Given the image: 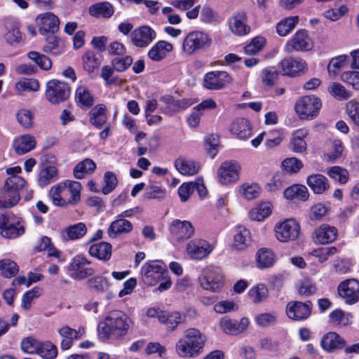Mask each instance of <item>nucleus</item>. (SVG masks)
Returning <instances> with one entry per match:
<instances>
[{"instance_id": "cd10ccee", "label": "nucleus", "mask_w": 359, "mask_h": 359, "mask_svg": "<svg viewBox=\"0 0 359 359\" xmlns=\"http://www.w3.org/2000/svg\"><path fill=\"white\" fill-rule=\"evenodd\" d=\"M344 345L345 341L334 332H330L323 335L320 341L322 348L329 353L342 348Z\"/></svg>"}, {"instance_id": "79ce46f5", "label": "nucleus", "mask_w": 359, "mask_h": 359, "mask_svg": "<svg viewBox=\"0 0 359 359\" xmlns=\"http://www.w3.org/2000/svg\"><path fill=\"white\" fill-rule=\"evenodd\" d=\"M95 163L90 158L79 162L74 168V175L76 179H83L93 174L96 169Z\"/></svg>"}, {"instance_id": "a211bd4d", "label": "nucleus", "mask_w": 359, "mask_h": 359, "mask_svg": "<svg viewBox=\"0 0 359 359\" xmlns=\"http://www.w3.org/2000/svg\"><path fill=\"white\" fill-rule=\"evenodd\" d=\"M62 196L67 205L76 204L81 198V184L80 182L72 180H65L60 182Z\"/></svg>"}, {"instance_id": "e2e57ef3", "label": "nucleus", "mask_w": 359, "mask_h": 359, "mask_svg": "<svg viewBox=\"0 0 359 359\" xmlns=\"http://www.w3.org/2000/svg\"><path fill=\"white\" fill-rule=\"evenodd\" d=\"M285 184V175L281 172L275 173L266 183L265 189L269 192H275L283 187Z\"/></svg>"}, {"instance_id": "412c9836", "label": "nucleus", "mask_w": 359, "mask_h": 359, "mask_svg": "<svg viewBox=\"0 0 359 359\" xmlns=\"http://www.w3.org/2000/svg\"><path fill=\"white\" fill-rule=\"evenodd\" d=\"M212 250V245L208 241L202 239L191 240L187 245L188 255L195 259L205 258Z\"/></svg>"}, {"instance_id": "dca6fc26", "label": "nucleus", "mask_w": 359, "mask_h": 359, "mask_svg": "<svg viewBox=\"0 0 359 359\" xmlns=\"http://www.w3.org/2000/svg\"><path fill=\"white\" fill-rule=\"evenodd\" d=\"M156 37V32L148 25L137 27L130 34L132 43L135 47L142 48L147 47Z\"/></svg>"}, {"instance_id": "4be33fe9", "label": "nucleus", "mask_w": 359, "mask_h": 359, "mask_svg": "<svg viewBox=\"0 0 359 359\" xmlns=\"http://www.w3.org/2000/svg\"><path fill=\"white\" fill-rule=\"evenodd\" d=\"M36 23L41 34H53L59 29V18L52 13L39 15L36 18Z\"/></svg>"}, {"instance_id": "a19ab883", "label": "nucleus", "mask_w": 359, "mask_h": 359, "mask_svg": "<svg viewBox=\"0 0 359 359\" xmlns=\"http://www.w3.org/2000/svg\"><path fill=\"white\" fill-rule=\"evenodd\" d=\"M284 196L286 199H299L306 201L309 197L308 189L302 184H293L284 191Z\"/></svg>"}, {"instance_id": "5701e85b", "label": "nucleus", "mask_w": 359, "mask_h": 359, "mask_svg": "<svg viewBox=\"0 0 359 359\" xmlns=\"http://www.w3.org/2000/svg\"><path fill=\"white\" fill-rule=\"evenodd\" d=\"M280 67L285 75L297 76L304 74L307 70V65L302 59L287 57L282 60Z\"/></svg>"}, {"instance_id": "c03bdc74", "label": "nucleus", "mask_w": 359, "mask_h": 359, "mask_svg": "<svg viewBox=\"0 0 359 359\" xmlns=\"http://www.w3.org/2000/svg\"><path fill=\"white\" fill-rule=\"evenodd\" d=\"M89 13L96 18H109L114 13V8L108 1H102L93 4L89 8Z\"/></svg>"}, {"instance_id": "7ed1b4c3", "label": "nucleus", "mask_w": 359, "mask_h": 359, "mask_svg": "<svg viewBox=\"0 0 359 359\" xmlns=\"http://www.w3.org/2000/svg\"><path fill=\"white\" fill-rule=\"evenodd\" d=\"M25 180L20 176L9 177L0 191V209L11 208L20 198V190L24 187Z\"/></svg>"}, {"instance_id": "f3484780", "label": "nucleus", "mask_w": 359, "mask_h": 359, "mask_svg": "<svg viewBox=\"0 0 359 359\" xmlns=\"http://www.w3.org/2000/svg\"><path fill=\"white\" fill-rule=\"evenodd\" d=\"M313 45L311 38L305 30L297 31L285 45V52L290 53L294 50H309Z\"/></svg>"}, {"instance_id": "338daca9", "label": "nucleus", "mask_w": 359, "mask_h": 359, "mask_svg": "<svg viewBox=\"0 0 359 359\" xmlns=\"http://www.w3.org/2000/svg\"><path fill=\"white\" fill-rule=\"evenodd\" d=\"M37 354L44 359H54L57 355V348L50 341L41 342Z\"/></svg>"}, {"instance_id": "69168bd1", "label": "nucleus", "mask_w": 359, "mask_h": 359, "mask_svg": "<svg viewBox=\"0 0 359 359\" xmlns=\"http://www.w3.org/2000/svg\"><path fill=\"white\" fill-rule=\"evenodd\" d=\"M88 284L90 288L100 293L107 290L109 287L107 279L102 276H97L90 278L88 280Z\"/></svg>"}, {"instance_id": "4d7b16f0", "label": "nucleus", "mask_w": 359, "mask_h": 359, "mask_svg": "<svg viewBox=\"0 0 359 359\" xmlns=\"http://www.w3.org/2000/svg\"><path fill=\"white\" fill-rule=\"evenodd\" d=\"M281 167L287 173L294 174L297 173L304 167V164L299 158L290 157L282 161Z\"/></svg>"}, {"instance_id": "7c9ffc66", "label": "nucleus", "mask_w": 359, "mask_h": 359, "mask_svg": "<svg viewBox=\"0 0 359 359\" xmlns=\"http://www.w3.org/2000/svg\"><path fill=\"white\" fill-rule=\"evenodd\" d=\"M173 46L165 41H158L148 51V57L153 61L158 62L164 59L170 53Z\"/></svg>"}, {"instance_id": "f03ea898", "label": "nucleus", "mask_w": 359, "mask_h": 359, "mask_svg": "<svg viewBox=\"0 0 359 359\" xmlns=\"http://www.w3.org/2000/svg\"><path fill=\"white\" fill-rule=\"evenodd\" d=\"M206 341V336L198 329L189 328L184 332V337L177 341L175 352L182 358H196L203 353Z\"/></svg>"}, {"instance_id": "ea45409f", "label": "nucleus", "mask_w": 359, "mask_h": 359, "mask_svg": "<svg viewBox=\"0 0 359 359\" xmlns=\"http://www.w3.org/2000/svg\"><path fill=\"white\" fill-rule=\"evenodd\" d=\"M89 115L90 123L98 128H102L107 120V108L102 104L95 106Z\"/></svg>"}, {"instance_id": "393cba45", "label": "nucleus", "mask_w": 359, "mask_h": 359, "mask_svg": "<svg viewBox=\"0 0 359 359\" xmlns=\"http://www.w3.org/2000/svg\"><path fill=\"white\" fill-rule=\"evenodd\" d=\"M174 165L177 170L185 176H193L197 174L201 169L198 162L184 156L176 158Z\"/></svg>"}, {"instance_id": "13d9d810", "label": "nucleus", "mask_w": 359, "mask_h": 359, "mask_svg": "<svg viewBox=\"0 0 359 359\" xmlns=\"http://www.w3.org/2000/svg\"><path fill=\"white\" fill-rule=\"evenodd\" d=\"M29 59L34 62L41 69L48 70L51 68L52 62L49 57L36 51L27 53Z\"/></svg>"}, {"instance_id": "6ab92c4d", "label": "nucleus", "mask_w": 359, "mask_h": 359, "mask_svg": "<svg viewBox=\"0 0 359 359\" xmlns=\"http://www.w3.org/2000/svg\"><path fill=\"white\" fill-rule=\"evenodd\" d=\"M312 304L306 302H290L286 307L287 316L295 320H303L309 318L311 313Z\"/></svg>"}, {"instance_id": "c756f323", "label": "nucleus", "mask_w": 359, "mask_h": 359, "mask_svg": "<svg viewBox=\"0 0 359 359\" xmlns=\"http://www.w3.org/2000/svg\"><path fill=\"white\" fill-rule=\"evenodd\" d=\"M35 138L29 135H22L16 137L13 143L15 152L19 155L25 154L35 148Z\"/></svg>"}, {"instance_id": "3c124183", "label": "nucleus", "mask_w": 359, "mask_h": 359, "mask_svg": "<svg viewBox=\"0 0 359 359\" xmlns=\"http://www.w3.org/2000/svg\"><path fill=\"white\" fill-rule=\"evenodd\" d=\"M83 69L88 73H92L97 69L100 64V57L93 51H87L82 57Z\"/></svg>"}, {"instance_id": "39448f33", "label": "nucleus", "mask_w": 359, "mask_h": 359, "mask_svg": "<svg viewBox=\"0 0 359 359\" xmlns=\"http://www.w3.org/2000/svg\"><path fill=\"white\" fill-rule=\"evenodd\" d=\"M25 232L24 220L13 214L0 215V235L8 239H15Z\"/></svg>"}, {"instance_id": "20e7f679", "label": "nucleus", "mask_w": 359, "mask_h": 359, "mask_svg": "<svg viewBox=\"0 0 359 359\" xmlns=\"http://www.w3.org/2000/svg\"><path fill=\"white\" fill-rule=\"evenodd\" d=\"M212 38L206 32L193 31L189 33L182 43L183 51L192 55L208 49L212 45Z\"/></svg>"}, {"instance_id": "6e6552de", "label": "nucleus", "mask_w": 359, "mask_h": 359, "mask_svg": "<svg viewBox=\"0 0 359 359\" xmlns=\"http://www.w3.org/2000/svg\"><path fill=\"white\" fill-rule=\"evenodd\" d=\"M322 103L314 95H306L299 98L295 104V111L301 119L312 120L319 114Z\"/></svg>"}, {"instance_id": "603ef678", "label": "nucleus", "mask_w": 359, "mask_h": 359, "mask_svg": "<svg viewBox=\"0 0 359 359\" xmlns=\"http://www.w3.org/2000/svg\"><path fill=\"white\" fill-rule=\"evenodd\" d=\"M39 83L34 79H22L15 83V89L18 94L25 92H36L39 90Z\"/></svg>"}, {"instance_id": "c85d7f7f", "label": "nucleus", "mask_w": 359, "mask_h": 359, "mask_svg": "<svg viewBox=\"0 0 359 359\" xmlns=\"http://www.w3.org/2000/svg\"><path fill=\"white\" fill-rule=\"evenodd\" d=\"M252 237L249 229L243 226H238L235 229L233 247L238 250L246 249L251 243Z\"/></svg>"}, {"instance_id": "b1692460", "label": "nucleus", "mask_w": 359, "mask_h": 359, "mask_svg": "<svg viewBox=\"0 0 359 359\" xmlns=\"http://www.w3.org/2000/svg\"><path fill=\"white\" fill-rule=\"evenodd\" d=\"M337 236V230L334 226L323 224L315 229L312 239L315 243L325 245L333 242Z\"/></svg>"}, {"instance_id": "a878e982", "label": "nucleus", "mask_w": 359, "mask_h": 359, "mask_svg": "<svg viewBox=\"0 0 359 359\" xmlns=\"http://www.w3.org/2000/svg\"><path fill=\"white\" fill-rule=\"evenodd\" d=\"M247 17L244 12H237L229 20V27L232 33L244 36L250 32V28L246 24Z\"/></svg>"}, {"instance_id": "4468645a", "label": "nucleus", "mask_w": 359, "mask_h": 359, "mask_svg": "<svg viewBox=\"0 0 359 359\" xmlns=\"http://www.w3.org/2000/svg\"><path fill=\"white\" fill-rule=\"evenodd\" d=\"M199 283L204 290L218 292L223 284V276L218 269H208L200 276Z\"/></svg>"}, {"instance_id": "4c0bfd02", "label": "nucleus", "mask_w": 359, "mask_h": 359, "mask_svg": "<svg viewBox=\"0 0 359 359\" xmlns=\"http://www.w3.org/2000/svg\"><path fill=\"white\" fill-rule=\"evenodd\" d=\"M88 252L98 259L107 261L111 256V245L106 242L95 243L90 246Z\"/></svg>"}, {"instance_id": "bf43d9fd", "label": "nucleus", "mask_w": 359, "mask_h": 359, "mask_svg": "<svg viewBox=\"0 0 359 359\" xmlns=\"http://www.w3.org/2000/svg\"><path fill=\"white\" fill-rule=\"evenodd\" d=\"M331 147L332 151L325 154L323 158L325 161L333 163L341 157L344 146L341 140H334L332 141Z\"/></svg>"}, {"instance_id": "0e129e2a", "label": "nucleus", "mask_w": 359, "mask_h": 359, "mask_svg": "<svg viewBox=\"0 0 359 359\" xmlns=\"http://www.w3.org/2000/svg\"><path fill=\"white\" fill-rule=\"evenodd\" d=\"M42 294V290L40 287H33L32 290L26 292L22 298L21 306L25 310L30 309L32 303L34 299L38 298Z\"/></svg>"}, {"instance_id": "f257e3e1", "label": "nucleus", "mask_w": 359, "mask_h": 359, "mask_svg": "<svg viewBox=\"0 0 359 359\" xmlns=\"http://www.w3.org/2000/svg\"><path fill=\"white\" fill-rule=\"evenodd\" d=\"M132 325L131 319L124 312L116 310L109 313L104 321L98 325L100 337L107 340L111 337L120 338L125 336Z\"/></svg>"}, {"instance_id": "473e14b6", "label": "nucleus", "mask_w": 359, "mask_h": 359, "mask_svg": "<svg viewBox=\"0 0 359 359\" xmlns=\"http://www.w3.org/2000/svg\"><path fill=\"white\" fill-rule=\"evenodd\" d=\"M133 228V226L130 221L117 216V219L111 223L108 234L111 238H116L121 234L130 233Z\"/></svg>"}, {"instance_id": "774afa93", "label": "nucleus", "mask_w": 359, "mask_h": 359, "mask_svg": "<svg viewBox=\"0 0 359 359\" xmlns=\"http://www.w3.org/2000/svg\"><path fill=\"white\" fill-rule=\"evenodd\" d=\"M350 313H345L340 309L332 311L329 315L330 322L334 325H346L348 323Z\"/></svg>"}, {"instance_id": "5fc2aeb1", "label": "nucleus", "mask_w": 359, "mask_h": 359, "mask_svg": "<svg viewBox=\"0 0 359 359\" xmlns=\"http://www.w3.org/2000/svg\"><path fill=\"white\" fill-rule=\"evenodd\" d=\"M47 44L43 47L46 53L53 55L60 54L64 51V46L62 41L55 35L50 34L46 38Z\"/></svg>"}, {"instance_id": "1a4fd4ad", "label": "nucleus", "mask_w": 359, "mask_h": 359, "mask_svg": "<svg viewBox=\"0 0 359 359\" xmlns=\"http://www.w3.org/2000/svg\"><path fill=\"white\" fill-rule=\"evenodd\" d=\"M70 95V88L67 83L56 79L49 81L46 84V97L52 104L65 101Z\"/></svg>"}, {"instance_id": "864d4df0", "label": "nucleus", "mask_w": 359, "mask_h": 359, "mask_svg": "<svg viewBox=\"0 0 359 359\" xmlns=\"http://www.w3.org/2000/svg\"><path fill=\"white\" fill-rule=\"evenodd\" d=\"M261 189L256 183H244L240 187V194L246 200L250 201L257 198Z\"/></svg>"}, {"instance_id": "9d476101", "label": "nucleus", "mask_w": 359, "mask_h": 359, "mask_svg": "<svg viewBox=\"0 0 359 359\" xmlns=\"http://www.w3.org/2000/svg\"><path fill=\"white\" fill-rule=\"evenodd\" d=\"M241 167L236 161L223 162L217 170V177L220 184L229 185L238 181Z\"/></svg>"}, {"instance_id": "f704fd0d", "label": "nucleus", "mask_w": 359, "mask_h": 359, "mask_svg": "<svg viewBox=\"0 0 359 359\" xmlns=\"http://www.w3.org/2000/svg\"><path fill=\"white\" fill-rule=\"evenodd\" d=\"M306 184L316 194H322L330 187L328 180L321 174L309 175Z\"/></svg>"}, {"instance_id": "2f4dec72", "label": "nucleus", "mask_w": 359, "mask_h": 359, "mask_svg": "<svg viewBox=\"0 0 359 359\" xmlns=\"http://www.w3.org/2000/svg\"><path fill=\"white\" fill-rule=\"evenodd\" d=\"M309 135V130L306 128H299L292 133L290 147L295 153L306 151L307 144L304 139Z\"/></svg>"}, {"instance_id": "9b49d317", "label": "nucleus", "mask_w": 359, "mask_h": 359, "mask_svg": "<svg viewBox=\"0 0 359 359\" xmlns=\"http://www.w3.org/2000/svg\"><path fill=\"white\" fill-rule=\"evenodd\" d=\"M339 296L348 305L359 301V281L354 278L341 282L337 287Z\"/></svg>"}, {"instance_id": "49530a36", "label": "nucleus", "mask_w": 359, "mask_h": 359, "mask_svg": "<svg viewBox=\"0 0 359 359\" xmlns=\"http://www.w3.org/2000/svg\"><path fill=\"white\" fill-rule=\"evenodd\" d=\"M172 6L181 11H185L189 19H195L199 13L200 6L195 1H172Z\"/></svg>"}, {"instance_id": "f8f14e48", "label": "nucleus", "mask_w": 359, "mask_h": 359, "mask_svg": "<svg viewBox=\"0 0 359 359\" xmlns=\"http://www.w3.org/2000/svg\"><path fill=\"white\" fill-rule=\"evenodd\" d=\"M90 262L81 255L75 256L68 266L70 276L76 280H82L94 274L93 268L86 267Z\"/></svg>"}, {"instance_id": "37998d69", "label": "nucleus", "mask_w": 359, "mask_h": 359, "mask_svg": "<svg viewBox=\"0 0 359 359\" xmlns=\"http://www.w3.org/2000/svg\"><path fill=\"white\" fill-rule=\"evenodd\" d=\"M185 318V316L179 312L168 313L164 311L159 316V322L173 330L179 324L184 323Z\"/></svg>"}, {"instance_id": "0eeeda50", "label": "nucleus", "mask_w": 359, "mask_h": 359, "mask_svg": "<svg viewBox=\"0 0 359 359\" xmlns=\"http://www.w3.org/2000/svg\"><path fill=\"white\" fill-rule=\"evenodd\" d=\"M300 231L299 223L293 218L278 222L273 227L274 236L281 243L297 240L299 236Z\"/></svg>"}, {"instance_id": "a18cd8bd", "label": "nucleus", "mask_w": 359, "mask_h": 359, "mask_svg": "<svg viewBox=\"0 0 359 359\" xmlns=\"http://www.w3.org/2000/svg\"><path fill=\"white\" fill-rule=\"evenodd\" d=\"M57 169L52 165L43 168L38 175V183L40 187H46L48 184L56 181L57 177Z\"/></svg>"}, {"instance_id": "8fccbe9b", "label": "nucleus", "mask_w": 359, "mask_h": 359, "mask_svg": "<svg viewBox=\"0 0 359 359\" xmlns=\"http://www.w3.org/2000/svg\"><path fill=\"white\" fill-rule=\"evenodd\" d=\"M348 60L346 55H340L333 57L327 65V72L330 77L335 78L339 70L344 68Z\"/></svg>"}, {"instance_id": "09e8293b", "label": "nucleus", "mask_w": 359, "mask_h": 359, "mask_svg": "<svg viewBox=\"0 0 359 359\" xmlns=\"http://www.w3.org/2000/svg\"><path fill=\"white\" fill-rule=\"evenodd\" d=\"M248 294L254 304H259L268 297L269 290L264 284L259 283L250 288Z\"/></svg>"}, {"instance_id": "423d86ee", "label": "nucleus", "mask_w": 359, "mask_h": 359, "mask_svg": "<svg viewBox=\"0 0 359 359\" xmlns=\"http://www.w3.org/2000/svg\"><path fill=\"white\" fill-rule=\"evenodd\" d=\"M140 273L144 284L154 286L165 278L168 270L163 262L153 260L144 264Z\"/></svg>"}, {"instance_id": "c9c22d12", "label": "nucleus", "mask_w": 359, "mask_h": 359, "mask_svg": "<svg viewBox=\"0 0 359 359\" xmlns=\"http://www.w3.org/2000/svg\"><path fill=\"white\" fill-rule=\"evenodd\" d=\"M75 101L80 107L89 109L94 104V97L87 86L81 85L76 90Z\"/></svg>"}, {"instance_id": "72a5a7b5", "label": "nucleus", "mask_w": 359, "mask_h": 359, "mask_svg": "<svg viewBox=\"0 0 359 359\" xmlns=\"http://www.w3.org/2000/svg\"><path fill=\"white\" fill-rule=\"evenodd\" d=\"M87 232L84 223L80 222L64 229L60 233L63 241H74L83 237Z\"/></svg>"}, {"instance_id": "aec40b11", "label": "nucleus", "mask_w": 359, "mask_h": 359, "mask_svg": "<svg viewBox=\"0 0 359 359\" xmlns=\"http://www.w3.org/2000/svg\"><path fill=\"white\" fill-rule=\"evenodd\" d=\"M169 230L172 236L179 241L188 239L194 234V227L190 222L186 220L174 219Z\"/></svg>"}, {"instance_id": "ddd939ff", "label": "nucleus", "mask_w": 359, "mask_h": 359, "mask_svg": "<svg viewBox=\"0 0 359 359\" xmlns=\"http://www.w3.org/2000/svg\"><path fill=\"white\" fill-rule=\"evenodd\" d=\"M203 86L212 90L224 88L231 83V77L225 71H212L206 73L203 77Z\"/></svg>"}, {"instance_id": "bb28decb", "label": "nucleus", "mask_w": 359, "mask_h": 359, "mask_svg": "<svg viewBox=\"0 0 359 359\" xmlns=\"http://www.w3.org/2000/svg\"><path fill=\"white\" fill-rule=\"evenodd\" d=\"M230 131L237 138L245 140L251 137L252 126L248 119L238 118L231 123Z\"/></svg>"}, {"instance_id": "de8ad7c7", "label": "nucleus", "mask_w": 359, "mask_h": 359, "mask_svg": "<svg viewBox=\"0 0 359 359\" xmlns=\"http://www.w3.org/2000/svg\"><path fill=\"white\" fill-rule=\"evenodd\" d=\"M299 22L298 16L287 17L281 20L276 25V32L280 36H286Z\"/></svg>"}, {"instance_id": "680f3d73", "label": "nucleus", "mask_w": 359, "mask_h": 359, "mask_svg": "<svg viewBox=\"0 0 359 359\" xmlns=\"http://www.w3.org/2000/svg\"><path fill=\"white\" fill-rule=\"evenodd\" d=\"M329 177L340 184H345L348 182L349 178L348 171L340 166H333L327 171Z\"/></svg>"}, {"instance_id": "e433bc0d", "label": "nucleus", "mask_w": 359, "mask_h": 359, "mask_svg": "<svg viewBox=\"0 0 359 359\" xmlns=\"http://www.w3.org/2000/svg\"><path fill=\"white\" fill-rule=\"evenodd\" d=\"M272 209L271 202L262 201L250 211L249 217L253 221L262 222L271 215Z\"/></svg>"}, {"instance_id": "2eb2a0df", "label": "nucleus", "mask_w": 359, "mask_h": 359, "mask_svg": "<svg viewBox=\"0 0 359 359\" xmlns=\"http://www.w3.org/2000/svg\"><path fill=\"white\" fill-rule=\"evenodd\" d=\"M2 34L8 44L13 46L20 43L22 39L20 22L14 18H6L4 20Z\"/></svg>"}, {"instance_id": "58836bf2", "label": "nucleus", "mask_w": 359, "mask_h": 359, "mask_svg": "<svg viewBox=\"0 0 359 359\" xmlns=\"http://www.w3.org/2000/svg\"><path fill=\"white\" fill-rule=\"evenodd\" d=\"M256 262L259 269L270 268L276 262L274 252L269 248L259 249L256 254Z\"/></svg>"}, {"instance_id": "052dcab7", "label": "nucleus", "mask_w": 359, "mask_h": 359, "mask_svg": "<svg viewBox=\"0 0 359 359\" xmlns=\"http://www.w3.org/2000/svg\"><path fill=\"white\" fill-rule=\"evenodd\" d=\"M35 249L37 252L48 251L49 257H57L60 255V252L53 248L50 238L47 236L41 238Z\"/></svg>"}, {"instance_id": "6e6d98bb", "label": "nucleus", "mask_w": 359, "mask_h": 359, "mask_svg": "<svg viewBox=\"0 0 359 359\" xmlns=\"http://www.w3.org/2000/svg\"><path fill=\"white\" fill-rule=\"evenodd\" d=\"M18 271L19 267L15 262L9 259L0 260V273L4 277H13L18 273Z\"/></svg>"}]
</instances>
